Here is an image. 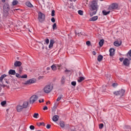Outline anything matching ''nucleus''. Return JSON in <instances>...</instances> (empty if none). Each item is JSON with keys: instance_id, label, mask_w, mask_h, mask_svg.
I'll use <instances>...</instances> for the list:
<instances>
[{"instance_id": "nucleus-1", "label": "nucleus", "mask_w": 131, "mask_h": 131, "mask_svg": "<svg viewBox=\"0 0 131 131\" xmlns=\"http://www.w3.org/2000/svg\"><path fill=\"white\" fill-rule=\"evenodd\" d=\"M54 89V85L53 84H49L46 85L43 89V91L45 94H50Z\"/></svg>"}, {"instance_id": "nucleus-2", "label": "nucleus", "mask_w": 131, "mask_h": 131, "mask_svg": "<svg viewBox=\"0 0 131 131\" xmlns=\"http://www.w3.org/2000/svg\"><path fill=\"white\" fill-rule=\"evenodd\" d=\"M46 19V15L42 12H38V20L40 23H42Z\"/></svg>"}, {"instance_id": "nucleus-3", "label": "nucleus", "mask_w": 131, "mask_h": 131, "mask_svg": "<svg viewBox=\"0 0 131 131\" xmlns=\"http://www.w3.org/2000/svg\"><path fill=\"white\" fill-rule=\"evenodd\" d=\"M124 93H125V91L123 89H121L118 91H115L114 92V94L115 96H120V97H122L123 95H124Z\"/></svg>"}, {"instance_id": "nucleus-4", "label": "nucleus", "mask_w": 131, "mask_h": 131, "mask_svg": "<svg viewBox=\"0 0 131 131\" xmlns=\"http://www.w3.org/2000/svg\"><path fill=\"white\" fill-rule=\"evenodd\" d=\"M90 7L92 11H95V10H97V8L98 7V4H97V2H96V1H92L91 3Z\"/></svg>"}, {"instance_id": "nucleus-5", "label": "nucleus", "mask_w": 131, "mask_h": 131, "mask_svg": "<svg viewBox=\"0 0 131 131\" xmlns=\"http://www.w3.org/2000/svg\"><path fill=\"white\" fill-rule=\"evenodd\" d=\"M37 99H38V97L37 95H33L30 98V104H33L34 102L37 101Z\"/></svg>"}, {"instance_id": "nucleus-6", "label": "nucleus", "mask_w": 131, "mask_h": 131, "mask_svg": "<svg viewBox=\"0 0 131 131\" xmlns=\"http://www.w3.org/2000/svg\"><path fill=\"white\" fill-rule=\"evenodd\" d=\"M118 9V4L116 3H113L111 5L108 7V10H117Z\"/></svg>"}, {"instance_id": "nucleus-7", "label": "nucleus", "mask_w": 131, "mask_h": 131, "mask_svg": "<svg viewBox=\"0 0 131 131\" xmlns=\"http://www.w3.org/2000/svg\"><path fill=\"white\" fill-rule=\"evenodd\" d=\"M36 82V80L35 79H30L26 81L24 84H31V83H35Z\"/></svg>"}, {"instance_id": "nucleus-8", "label": "nucleus", "mask_w": 131, "mask_h": 131, "mask_svg": "<svg viewBox=\"0 0 131 131\" xmlns=\"http://www.w3.org/2000/svg\"><path fill=\"white\" fill-rule=\"evenodd\" d=\"M3 9L5 12L9 11V10H10V6H9V4L5 3L4 5Z\"/></svg>"}, {"instance_id": "nucleus-9", "label": "nucleus", "mask_w": 131, "mask_h": 131, "mask_svg": "<svg viewBox=\"0 0 131 131\" xmlns=\"http://www.w3.org/2000/svg\"><path fill=\"white\" fill-rule=\"evenodd\" d=\"M109 52H110V56H111V57L114 56V54H115V50L114 49L111 48L109 50Z\"/></svg>"}, {"instance_id": "nucleus-10", "label": "nucleus", "mask_w": 131, "mask_h": 131, "mask_svg": "<svg viewBox=\"0 0 131 131\" xmlns=\"http://www.w3.org/2000/svg\"><path fill=\"white\" fill-rule=\"evenodd\" d=\"M123 63L125 66H129V60L127 58H125L123 60Z\"/></svg>"}, {"instance_id": "nucleus-11", "label": "nucleus", "mask_w": 131, "mask_h": 131, "mask_svg": "<svg viewBox=\"0 0 131 131\" xmlns=\"http://www.w3.org/2000/svg\"><path fill=\"white\" fill-rule=\"evenodd\" d=\"M23 109H24V108L23 107V105L20 104L18 105L16 107L17 112H21Z\"/></svg>"}, {"instance_id": "nucleus-12", "label": "nucleus", "mask_w": 131, "mask_h": 131, "mask_svg": "<svg viewBox=\"0 0 131 131\" xmlns=\"http://www.w3.org/2000/svg\"><path fill=\"white\" fill-rule=\"evenodd\" d=\"M15 67H20L22 65V62L20 61H16L14 63Z\"/></svg>"}, {"instance_id": "nucleus-13", "label": "nucleus", "mask_w": 131, "mask_h": 131, "mask_svg": "<svg viewBox=\"0 0 131 131\" xmlns=\"http://www.w3.org/2000/svg\"><path fill=\"white\" fill-rule=\"evenodd\" d=\"M54 43H55V41L53 39L50 40V42L49 46V49H52L54 47Z\"/></svg>"}, {"instance_id": "nucleus-14", "label": "nucleus", "mask_w": 131, "mask_h": 131, "mask_svg": "<svg viewBox=\"0 0 131 131\" xmlns=\"http://www.w3.org/2000/svg\"><path fill=\"white\" fill-rule=\"evenodd\" d=\"M114 45L115 47H120L121 45V41H115L114 42Z\"/></svg>"}, {"instance_id": "nucleus-15", "label": "nucleus", "mask_w": 131, "mask_h": 131, "mask_svg": "<svg viewBox=\"0 0 131 131\" xmlns=\"http://www.w3.org/2000/svg\"><path fill=\"white\" fill-rule=\"evenodd\" d=\"M59 120V116L58 115H55L53 117L52 120L56 122V121H58Z\"/></svg>"}, {"instance_id": "nucleus-16", "label": "nucleus", "mask_w": 131, "mask_h": 131, "mask_svg": "<svg viewBox=\"0 0 131 131\" xmlns=\"http://www.w3.org/2000/svg\"><path fill=\"white\" fill-rule=\"evenodd\" d=\"M98 16H95L90 18L89 21H97L98 20Z\"/></svg>"}, {"instance_id": "nucleus-17", "label": "nucleus", "mask_w": 131, "mask_h": 131, "mask_svg": "<svg viewBox=\"0 0 131 131\" xmlns=\"http://www.w3.org/2000/svg\"><path fill=\"white\" fill-rule=\"evenodd\" d=\"M8 73L11 75H15V74H16V71L15 70H10Z\"/></svg>"}, {"instance_id": "nucleus-18", "label": "nucleus", "mask_w": 131, "mask_h": 131, "mask_svg": "<svg viewBox=\"0 0 131 131\" xmlns=\"http://www.w3.org/2000/svg\"><path fill=\"white\" fill-rule=\"evenodd\" d=\"M23 107L24 108H27V107H28V102L27 101H25L23 105H22Z\"/></svg>"}, {"instance_id": "nucleus-19", "label": "nucleus", "mask_w": 131, "mask_h": 131, "mask_svg": "<svg viewBox=\"0 0 131 131\" xmlns=\"http://www.w3.org/2000/svg\"><path fill=\"white\" fill-rule=\"evenodd\" d=\"M102 13L104 16H107V15H109V14H110V11H106V10H103Z\"/></svg>"}, {"instance_id": "nucleus-20", "label": "nucleus", "mask_w": 131, "mask_h": 131, "mask_svg": "<svg viewBox=\"0 0 131 131\" xmlns=\"http://www.w3.org/2000/svg\"><path fill=\"white\" fill-rule=\"evenodd\" d=\"M26 5L27 7H29V8H32V7H33V5H32L31 4V3L29 2H27L26 3Z\"/></svg>"}, {"instance_id": "nucleus-21", "label": "nucleus", "mask_w": 131, "mask_h": 131, "mask_svg": "<svg viewBox=\"0 0 131 131\" xmlns=\"http://www.w3.org/2000/svg\"><path fill=\"white\" fill-rule=\"evenodd\" d=\"M97 60L98 62H101L102 60H103V56L101 55H99L97 57Z\"/></svg>"}, {"instance_id": "nucleus-22", "label": "nucleus", "mask_w": 131, "mask_h": 131, "mask_svg": "<svg viewBox=\"0 0 131 131\" xmlns=\"http://www.w3.org/2000/svg\"><path fill=\"white\" fill-rule=\"evenodd\" d=\"M7 77V75L6 74H3L1 76V77H0V81L1 82H3V80H4V79L5 78V77Z\"/></svg>"}, {"instance_id": "nucleus-23", "label": "nucleus", "mask_w": 131, "mask_h": 131, "mask_svg": "<svg viewBox=\"0 0 131 131\" xmlns=\"http://www.w3.org/2000/svg\"><path fill=\"white\" fill-rule=\"evenodd\" d=\"M65 81H66L65 77L62 76L61 79V84H64L65 83Z\"/></svg>"}, {"instance_id": "nucleus-24", "label": "nucleus", "mask_w": 131, "mask_h": 131, "mask_svg": "<svg viewBox=\"0 0 131 131\" xmlns=\"http://www.w3.org/2000/svg\"><path fill=\"white\" fill-rule=\"evenodd\" d=\"M99 47H103V45H104V39H101L99 42Z\"/></svg>"}, {"instance_id": "nucleus-25", "label": "nucleus", "mask_w": 131, "mask_h": 131, "mask_svg": "<svg viewBox=\"0 0 131 131\" xmlns=\"http://www.w3.org/2000/svg\"><path fill=\"white\" fill-rule=\"evenodd\" d=\"M84 80V77H80L79 79H78V82H81V81Z\"/></svg>"}, {"instance_id": "nucleus-26", "label": "nucleus", "mask_w": 131, "mask_h": 131, "mask_svg": "<svg viewBox=\"0 0 131 131\" xmlns=\"http://www.w3.org/2000/svg\"><path fill=\"white\" fill-rule=\"evenodd\" d=\"M125 130L126 131H131V128L129 126H126L124 128Z\"/></svg>"}, {"instance_id": "nucleus-27", "label": "nucleus", "mask_w": 131, "mask_h": 131, "mask_svg": "<svg viewBox=\"0 0 131 131\" xmlns=\"http://www.w3.org/2000/svg\"><path fill=\"white\" fill-rule=\"evenodd\" d=\"M51 69L53 71H56V70H57V67H56V66L55 65H52L51 66Z\"/></svg>"}, {"instance_id": "nucleus-28", "label": "nucleus", "mask_w": 131, "mask_h": 131, "mask_svg": "<svg viewBox=\"0 0 131 131\" xmlns=\"http://www.w3.org/2000/svg\"><path fill=\"white\" fill-rule=\"evenodd\" d=\"M62 98H63V95H59L58 96V97L57 98V99H56V101L57 102H59V101H60L61 100V99H62Z\"/></svg>"}, {"instance_id": "nucleus-29", "label": "nucleus", "mask_w": 131, "mask_h": 131, "mask_svg": "<svg viewBox=\"0 0 131 131\" xmlns=\"http://www.w3.org/2000/svg\"><path fill=\"white\" fill-rule=\"evenodd\" d=\"M59 125L60 126H61V127H64L65 123H64V122H60L59 123Z\"/></svg>"}, {"instance_id": "nucleus-30", "label": "nucleus", "mask_w": 131, "mask_h": 131, "mask_svg": "<svg viewBox=\"0 0 131 131\" xmlns=\"http://www.w3.org/2000/svg\"><path fill=\"white\" fill-rule=\"evenodd\" d=\"M78 14L80 15V16H82L83 15V11L82 10H78Z\"/></svg>"}, {"instance_id": "nucleus-31", "label": "nucleus", "mask_w": 131, "mask_h": 131, "mask_svg": "<svg viewBox=\"0 0 131 131\" xmlns=\"http://www.w3.org/2000/svg\"><path fill=\"white\" fill-rule=\"evenodd\" d=\"M58 105H59V102H55V103L54 104L53 108H57V107H58Z\"/></svg>"}, {"instance_id": "nucleus-32", "label": "nucleus", "mask_w": 131, "mask_h": 131, "mask_svg": "<svg viewBox=\"0 0 131 131\" xmlns=\"http://www.w3.org/2000/svg\"><path fill=\"white\" fill-rule=\"evenodd\" d=\"M37 125H38V126H40V125H42L43 126H45V123L43 122L37 123Z\"/></svg>"}, {"instance_id": "nucleus-33", "label": "nucleus", "mask_w": 131, "mask_h": 131, "mask_svg": "<svg viewBox=\"0 0 131 131\" xmlns=\"http://www.w3.org/2000/svg\"><path fill=\"white\" fill-rule=\"evenodd\" d=\"M97 14V11H94L93 13H90V15L91 17H93L94 15H96Z\"/></svg>"}, {"instance_id": "nucleus-34", "label": "nucleus", "mask_w": 131, "mask_h": 131, "mask_svg": "<svg viewBox=\"0 0 131 131\" xmlns=\"http://www.w3.org/2000/svg\"><path fill=\"white\" fill-rule=\"evenodd\" d=\"M38 113H35L33 115L34 118H38Z\"/></svg>"}, {"instance_id": "nucleus-35", "label": "nucleus", "mask_w": 131, "mask_h": 131, "mask_svg": "<svg viewBox=\"0 0 131 131\" xmlns=\"http://www.w3.org/2000/svg\"><path fill=\"white\" fill-rule=\"evenodd\" d=\"M99 127L100 129H102V128H103V127H104V124H103V123L100 124L99 125Z\"/></svg>"}, {"instance_id": "nucleus-36", "label": "nucleus", "mask_w": 131, "mask_h": 131, "mask_svg": "<svg viewBox=\"0 0 131 131\" xmlns=\"http://www.w3.org/2000/svg\"><path fill=\"white\" fill-rule=\"evenodd\" d=\"M75 34L76 35H78V36H81V35H82V33H81V32H80V33H77L76 32H75Z\"/></svg>"}, {"instance_id": "nucleus-37", "label": "nucleus", "mask_w": 131, "mask_h": 131, "mask_svg": "<svg viewBox=\"0 0 131 131\" xmlns=\"http://www.w3.org/2000/svg\"><path fill=\"white\" fill-rule=\"evenodd\" d=\"M6 104H7V101H3L1 102V105L3 106H5V105H6Z\"/></svg>"}, {"instance_id": "nucleus-38", "label": "nucleus", "mask_w": 131, "mask_h": 131, "mask_svg": "<svg viewBox=\"0 0 131 131\" xmlns=\"http://www.w3.org/2000/svg\"><path fill=\"white\" fill-rule=\"evenodd\" d=\"M53 29L55 30V29H57V24L56 23L54 24L53 25Z\"/></svg>"}, {"instance_id": "nucleus-39", "label": "nucleus", "mask_w": 131, "mask_h": 131, "mask_svg": "<svg viewBox=\"0 0 131 131\" xmlns=\"http://www.w3.org/2000/svg\"><path fill=\"white\" fill-rule=\"evenodd\" d=\"M18 4V1H13L12 2V5L13 6H16V5H17Z\"/></svg>"}, {"instance_id": "nucleus-40", "label": "nucleus", "mask_w": 131, "mask_h": 131, "mask_svg": "<svg viewBox=\"0 0 131 131\" xmlns=\"http://www.w3.org/2000/svg\"><path fill=\"white\" fill-rule=\"evenodd\" d=\"M51 16H52V17L55 16V10H52Z\"/></svg>"}, {"instance_id": "nucleus-41", "label": "nucleus", "mask_w": 131, "mask_h": 131, "mask_svg": "<svg viewBox=\"0 0 131 131\" xmlns=\"http://www.w3.org/2000/svg\"><path fill=\"white\" fill-rule=\"evenodd\" d=\"M71 84L73 86H75V85H76V82L75 81H73L71 82Z\"/></svg>"}, {"instance_id": "nucleus-42", "label": "nucleus", "mask_w": 131, "mask_h": 131, "mask_svg": "<svg viewBox=\"0 0 131 131\" xmlns=\"http://www.w3.org/2000/svg\"><path fill=\"white\" fill-rule=\"evenodd\" d=\"M20 78H27V75L25 74L20 76Z\"/></svg>"}, {"instance_id": "nucleus-43", "label": "nucleus", "mask_w": 131, "mask_h": 131, "mask_svg": "<svg viewBox=\"0 0 131 131\" xmlns=\"http://www.w3.org/2000/svg\"><path fill=\"white\" fill-rule=\"evenodd\" d=\"M45 42L47 43V45H49V43L50 42V40L49 39H46L45 40Z\"/></svg>"}, {"instance_id": "nucleus-44", "label": "nucleus", "mask_w": 131, "mask_h": 131, "mask_svg": "<svg viewBox=\"0 0 131 131\" xmlns=\"http://www.w3.org/2000/svg\"><path fill=\"white\" fill-rule=\"evenodd\" d=\"M56 20L55 19V17H52L51 18V21L52 23H55Z\"/></svg>"}, {"instance_id": "nucleus-45", "label": "nucleus", "mask_w": 131, "mask_h": 131, "mask_svg": "<svg viewBox=\"0 0 131 131\" xmlns=\"http://www.w3.org/2000/svg\"><path fill=\"white\" fill-rule=\"evenodd\" d=\"M30 129H31L32 130H33V129H34L35 127H34V126L33 125H30Z\"/></svg>"}, {"instance_id": "nucleus-46", "label": "nucleus", "mask_w": 131, "mask_h": 131, "mask_svg": "<svg viewBox=\"0 0 131 131\" xmlns=\"http://www.w3.org/2000/svg\"><path fill=\"white\" fill-rule=\"evenodd\" d=\"M86 45L87 46H91V41H87L86 42Z\"/></svg>"}, {"instance_id": "nucleus-47", "label": "nucleus", "mask_w": 131, "mask_h": 131, "mask_svg": "<svg viewBox=\"0 0 131 131\" xmlns=\"http://www.w3.org/2000/svg\"><path fill=\"white\" fill-rule=\"evenodd\" d=\"M16 77H18V78H21V76H20V74L16 73Z\"/></svg>"}, {"instance_id": "nucleus-48", "label": "nucleus", "mask_w": 131, "mask_h": 131, "mask_svg": "<svg viewBox=\"0 0 131 131\" xmlns=\"http://www.w3.org/2000/svg\"><path fill=\"white\" fill-rule=\"evenodd\" d=\"M46 128H48V129H49V128H51V124H47Z\"/></svg>"}, {"instance_id": "nucleus-49", "label": "nucleus", "mask_w": 131, "mask_h": 131, "mask_svg": "<svg viewBox=\"0 0 131 131\" xmlns=\"http://www.w3.org/2000/svg\"><path fill=\"white\" fill-rule=\"evenodd\" d=\"M23 69V68H22V67H19V68L18 71H19V72H21Z\"/></svg>"}, {"instance_id": "nucleus-50", "label": "nucleus", "mask_w": 131, "mask_h": 131, "mask_svg": "<svg viewBox=\"0 0 131 131\" xmlns=\"http://www.w3.org/2000/svg\"><path fill=\"white\" fill-rule=\"evenodd\" d=\"M92 54L94 55V56H95V55L97 54V53L95 51H92Z\"/></svg>"}, {"instance_id": "nucleus-51", "label": "nucleus", "mask_w": 131, "mask_h": 131, "mask_svg": "<svg viewBox=\"0 0 131 131\" xmlns=\"http://www.w3.org/2000/svg\"><path fill=\"white\" fill-rule=\"evenodd\" d=\"M43 110L46 111V110H48V106H45L43 108Z\"/></svg>"}, {"instance_id": "nucleus-52", "label": "nucleus", "mask_w": 131, "mask_h": 131, "mask_svg": "<svg viewBox=\"0 0 131 131\" xmlns=\"http://www.w3.org/2000/svg\"><path fill=\"white\" fill-rule=\"evenodd\" d=\"M113 86H114V88H115V86H117V84L115 83H113Z\"/></svg>"}, {"instance_id": "nucleus-53", "label": "nucleus", "mask_w": 131, "mask_h": 131, "mask_svg": "<svg viewBox=\"0 0 131 131\" xmlns=\"http://www.w3.org/2000/svg\"><path fill=\"white\" fill-rule=\"evenodd\" d=\"M128 54H129V56L131 57V50L128 52Z\"/></svg>"}, {"instance_id": "nucleus-54", "label": "nucleus", "mask_w": 131, "mask_h": 131, "mask_svg": "<svg viewBox=\"0 0 131 131\" xmlns=\"http://www.w3.org/2000/svg\"><path fill=\"white\" fill-rule=\"evenodd\" d=\"M120 61L122 62V61H123V58H120Z\"/></svg>"}, {"instance_id": "nucleus-55", "label": "nucleus", "mask_w": 131, "mask_h": 131, "mask_svg": "<svg viewBox=\"0 0 131 131\" xmlns=\"http://www.w3.org/2000/svg\"><path fill=\"white\" fill-rule=\"evenodd\" d=\"M50 69H51V68L50 67L47 68V70H50Z\"/></svg>"}, {"instance_id": "nucleus-56", "label": "nucleus", "mask_w": 131, "mask_h": 131, "mask_svg": "<svg viewBox=\"0 0 131 131\" xmlns=\"http://www.w3.org/2000/svg\"><path fill=\"white\" fill-rule=\"evenodd\" d=\"M2 3H6V0H2Z\"/></svg>"}, {"instance_id": "nucleus-57", "label": "nucleus", "mask_w": 131, "mask_h": 131, "mask_svg": "<svg viewBox=\"0 0 131 131\" xmlns=\"http://www.w3.org/2000/svg\"><path fill=\"white\" fill-rule=\"evenodd\" d=\"M41 102H45V100H43V99H41Z\"/></svg>"}, {"instance_id": "nucleus-58", "label": "nucleus", "mask_w": 131, "mask_h": 131, "mask_svg": "<svg viewBox=\"0 0 131 131\" xmlns=\"http://www.w3.org/2000/svg\"><path fill=\"white\" fill-rule=\"evenodd\" d=\"M42 50H45V47L43 46L42 47Z\"/></svg>"}, {"instance_id": "nucleus-59", "label": "nucleus", "mask_w": 131, "mask_h": 131, "mask_svg": "<svg viewBox=\"0 0 131 131\" xmlns=\"http://www.w3.org/2000/svg\"><path fill=\"white\" fill-rule=\"evenodd\" d=\"M29 32H32V31L29 29Z\"/></svg>"}, {"instance_id": "nucleus-60", "label": "nucleus", "mask_w": 131, "mask_h": 131, "mask_svg": "<svg viewBox=\"0 0 131 131\" xmlns=\"http://www.w3.org/2000/svg\"><path fill=\"white\" fill-rule=\"evenodd\" d=\"M39 103H41V101L40 100H39Z\"/></svg>"}, {"instance_id": "nucleus-61", "label": "nucleus", "mask_w": 131, "mask_h": 131, "mask_svg": "<svg viewBox=\"0 0 131 131\" xmlns=\"http://www.w3.org/2000/svg\"><path fill=\"white\" fill-rule=\"evenodd\" d=\"M58 67H60V66H58Z\"/></svg>"}, {"instance_id": "nucleus-62", "label": "nucleus", "mask_w": 131, "mask_h": 131, "mask_svg": "<svg viewBox=\"0 0 131 131\" xmlns=\"http://www.w3.org/2000/svg\"><path fill=\"white\" fill-rule=\"evenodd\" d=\"M95 10H96V11H97V9H96Z\"/></svg>"}, {"instance_id": "nucleus-63", "label": "nucleus", "mask_w": 131, "mask_h": 131, "mask_svg": "<svg viewBox=\"0 0 131 131\" xmlns=\"http://www.w3.org/2000/svg\"><path fill=\"white\" fill-rule=\"evenodd\" d=\"M100 1H103V0H100Z\"/></svg>"}]
</instances>
